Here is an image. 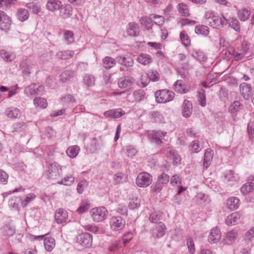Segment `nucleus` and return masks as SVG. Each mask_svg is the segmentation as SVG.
<instances>
[{
  "label": "nucleus",
  "mask_w": 254,
  "mask_h": 254,
  "mask_svg": "<svg viewBox=\"0 0 254 254\" xmlns=\"http://www.w3.org/2000/svg\"><path fill=\"white\" fill-rule=\"evenodd\" d=\"M221 237L220 230L217 227L212 228L208 236V241L211 244L217 243Z\"/></svg>",
  "instance_id": "nucleus-19"
},
{
  "label": "nucleus",
  "mask_w": 254,
  "mask_h": 254,
  "mask_svg": "<svg viewBox=\"0 0 254 254\" xmlns=\"http://www.w3.org/2000/svg\"><path fill=\"white\" fill-rule=\"evenodd\" d=\"M116 59H114L110 57H106L103 60V66L107 69H110L113 66L116 64Z\"/></svg>",
  "instance_id": "nucleus-42"
},
{
  "label": "nucleus",
  "mask_w": 254,
  "mask_h": 254,
  "mask_svg": "<svg viewBox=\"0 0 254 254\" xmlns=\"http://www.w3.org/2000/svg\"><path fill=\"white\" fill-rule=\"evenodd\" d=\"M127 35L130 36H137L139 33L138 24L134 22H130L128 23L127 27Z\"/></svg>",
  "instance_id": "nucleus-21"
},
{
  "label": "nucleus",
  "mask_w": 254,
  "mask_h": 254,
  "mask_svg": "<svg viewBox=\"0 0 254 254\" xmlns=\"http://www.w3.org/2000/svg\"><path fill=\"white\" fill-rule=\"evenodd\" d=\"M62 2L58 0H48L46 4V8L51 12H55L61 8Z\"/></svg>",
  "instance_id": "nucleus-23"
},
{
  "label": "nucleus",
  "mask_w": 254,
  "mask_h": 254,
  "mask_svg": "<svg viewBox=\"0 0 254 254\" xmlns=\"http://www.w3.org/2000/svg\"><path fill=\"white\" fill-rule=\"evenodd\" d=\"M147 133L152 142L155 143L157 145H161L163 141L160 137L166 136L167 132L161 130H150L148 131Z\"/></svg>",
  "instance_id": "nucleus-9"
},
{
  "label": "nucleus",
  "mask_w": 254,
  "mask_h": 254,
  "mask_svg": "<svg viewBox=\"0 0 254 254\" xmlns=\"http://www.w3.org/2000/svg\"><path fill=\"white\" fill-rule=\"evenodd\" d=\"M251 14V10L246 7L239 9L237 12L238 18L242 21L247 20L250 18Z\"/></svg>",
  "instance_id": "nucleus-31"
},
{
  "label": "nucleus",
  "mask_w": 254,
  "mask_h": 254,
  "mask_svg": "<svg viewBox=\"0 0 254 254\" xmlns=\"http://www.w3.org/2000/svg\"><path fill=\"white\" fill-rule=\"evenodd\" d=\"M180 38L182 43L186 47H189L190 45V39L188 36L187 32L182 31L180 34Z\"/></svg>",
  "instance_id": "nucleus-47"
},
{
  "label": "nucleus",
  "mask_w": 254,
  "mask_h": 254,
  "mask_svg": "<svg viewBox=\"0 0 254 254\" xmlns=\"http://www.w3.org/2000/svg\"><path fill=\"white\" fill-rule=\"evenodd\" d=\"M26 6L34 14H37L41 11L40 6L35 2H31L28 3Z\"/></svg>",
  "instance_id": "nucleus-51"
},
{
  "label": "nucleus",
  "mask_w": 254,
  "mask_h": 254,
  "mask_svg": "<svg viewBox=\"0 0 254 254\" xmlns=\"http://www.w3.org/2000/svg\"><path fill=\"white\" fill-rule=\"evenodd\" d=\"M35 198L36 195L34 193H31L27 194L25 196V199L21 202V205H22L23 207H26L29 202H31Z\"/></svg>",
  "instance_id": "nucleus-60"
},
{
  "label": "nucleus",
  "mask_w": 254,
  "mask_h": 254,
  "mask_svg": "<svg viewBox=\"0 0 254 254\" xmlns=\"http://www.w3.org/2000/svg\"><path fill=\"white\" fill-rule=\"evenodd\" d=\"M239 202L240 200L238 197H230L227 200V206L229 209L231 210H236L239 207Z\"/></svg>",
  "instance_id": "nucleus-34"
},
{
  "label": "nucleus",
  "mask_w": 254,
  "mask_h": 254,
  "mask_svg": "<svg viewBox=\"0 0 254 254\" xmlns=\"http://www.w3.org/2000/svg\"><path fill=\"white\" fill-rule=\"evenodd\" d=\"M195 200L199 204L207 203L209 201L208 195L201 192L198 193L195 196Z\"/></svg>",
  "instance_id": "nucleus-49"
},
{
  "label": "nucleus",
  "mask_w": 254,
  "mask_h": 254,
  "mask_svg": "<svg viewBox=\"0 0 254 254\" xmlns=\"http://www.w3.org/2000/svg\"><path fill=\"white\" fill-rule=\"evenodd\" d=\"M167 153H169L170 157L172 159L174 164H180L181 161L180 156L172 148H168Z\"/></svg>",
  "instance_id": "nucleus-35"
},
{
  "label": "nucleus",
  "mask_w": 254,
  "mask_h": 254,
  "mask_svg": "<svg viewBox=\"0 0 254 254\" xmlns=\"http://www.w3.org/2000/svg\"><path fill=\"white\" fill-rule=\"evenodd\" d=\"M126 175L122 173H118L114 175V180L116 184L123 183L126 180Z\"/></svg>",
  "instance_id": "nucleus-59"
},
{
  "label": "nucleus",
  "mask_w": 254,
  "mask_h": 254,
  "mask_svg": "<svg viewBox=\"0 0 254 254\" xmlns=\"http://www.w3.org/2000/svg\"><path fill=\"white\" fill-rule=\"evenodd\" d=\"M108 211L104 207H97L92 208L90 211V215L92 220L95 222H99L106 219Z\"/></svg>",
  "instance_id": "nucleus-2"
},
{
  "label": "nucleus",
  "mask_w": 254,
  "mask_h": 254,
  "mask_svg": "<svg viewBox=\"0 0 254 254\" xmlns=\"http://www.w3.org/2000/svg\"><path fill=\"white\" fill-rule=\"evenodd\" d=\"M213 156V151L210 148L207 149L205 150L204 160H203V167L207 169L210 165L211 161Z\"/></svg>",
  "instance_id": "nucleus-29"
},
{
  "label": "nucleus",
  "mask_w": 254,
  "mask_h": 254,
  "mask_svg": "<svg viewBox=\"0 0 254 254\" xmlns=\"http://www.w3.org/2000/svg\"><path fill=\"white\" fill-rule=\"evenodd\" d=\"M19 66L23 70L24 74L29 75L31 73L33 68L34 67V64L30 60L25 59L21 62Z\"/></svg>",
  "instance_id": "nucleus-13"
},
{
  "label": "nucleus",
  "mask_w": 254,
  "mask_h": 254,
  "mask_svg": "<svg viewBox=\"0 0 254 254\" xmlns=\"http://www.w3.org/2000/svg\"><path fill=\"white\" fill-rule=\"evenodd\" d=\"M239 88L242 96L246 100H249L252 93V87L251 85L243 82L240 84Z\"/></svg>",
  "instance_id": "nucleus-20"
},
{
  "label": "nucleus",
  "mask_w": 254,
  "mask_h": 254,
  "mask_svg": "<svg viewBox=\"0 0 254 254\" xmlns=\"http://www.w3.org/2000/svg\"><path fill=\"white\" fill-rule=\"evenodd\" d=\"M187 245L188 248L189 253L190 254H194L195 252V249L193 241L191 237H188L187 238Z\"/></svg>",
  "instance_id": "nucleus-56"
},
{
  "label": "nucleus",
  "mask_w": 254,
  "mask_h": 254,
  "mask_svg": "<svg viewBox=\"0 0 254 254\" xmlns=\"http://www.w3.org/2000/svg\"><path fill=\"white\" fill-rule=\"evenodd\" d=\"M125 112L121 109H117L115 110L107 111L104 113V115L107 118L117 119L120 118L124 115Z\"/></svg>",
  "instance_id": "nucleus-26"
},
{
  "label": "nucleus",
  "mask_w": 254,
  "mask_h": 254,
  "mask_svg": "<svg viewBox=\"0 0 254 254\" xmlns=\"http://www.w3.org/2000/svg\"><path fill=\"white\" fill-rule=\"evenodd\" d=\"M192 105L191 103L185 100L182 106V114L185 118L189 117L192 113Z\"/></svg>",
  "instance_id": "nucleus-27"
},
{
  "label": "nucleus",
  "mask_w": 254,
  "mask_h": 254,
  "mask_svg": "<svg viewBox=\"0 0 254 254\" xmlns=\"http://www.w3.org/2000/svg\"><path fill=\"white\" fill-rule=\"evenodd\" d=\"M195 32L197 34L206 36H207L209 33V29L207 26L199 25L195 27Z\"/></svg>",
  "instance_id": "nucleus-46"
},
{
  "label": "nucleus",
  "mask_w": 254,
  "mask_h": 254,
  "mask_svg": "<svg viewBox=\"0 0 254 254\" xmlns=\"http://www.w3.org/2000/svg\"><path fill=\"white\" fill-rule=\"evenodd\" d=\"M34 105L36 107H39L41 109H45L48 106L47 100L41 97H36L33 100Z\"/></svg>",
  "instance_id": "nucleus-45"
},
{
  "label": "nucleus",
  "mask_w": 254,
  "mask_h": 254,
  "mask_svg": "<svg viewBox=\"0 0 254 254\" xmlns=\"http://www.w3.org/2000/svg\"><path fill=\"white\" fill-rule=\"evenodd\" d=\"M136 61L139 64L146 65L152 62V58L148 54L141 53L137 56Z\"/></svg>",
  "instance_id": "nucleus-32"
},
{
  "label": "nucleus",
  "mask_w": 254,
  "mask_h": 254,
  "mask_svg": "<svg viewBox=\"0 0 254 254\" xmlns=\"http://www.w3.org/2000/svg\"><path fill=\"white\" fill-rule=\"evenodd\" d=\"M241 104L238 101H234L229 108V111L232 114H235L241 109Z\"/></svg>",
  "instance_id": "nucleus-63"
},
{
  "label": "nucleus",
  "mask_w": 254,
  "mask_h": 254,
  "mask_svg": "<svg viewBox=\"0 0 254 254\" xmlns=\"http://www.w3.org/2000/svg\"><path fill=\"white\" fill-rule=\"evenodd\" d=\"M62 174V167L57 163L54 162L48 166L46 175L49 179L52 180H56L60 178Z\"/></svg>",
  "instance_id": "nucleus-3"
},
{
  "label": "nucleus",
  "mask_w": 254,
  "mask_h": 254,
  "mask_svg": "<svg viewBox=\"0 0 254 254\" xmlns=\"http://www.w3.org/2000/svg\"><path fill=\"white\" fill-rule=\"evenodd\" d=\"M88 185V182L85 180L80 181L77 184V191L78 193L81 194L84 189L87 187Z\"/></svg>",
  "instance_id": "nucleus-58"
},
{
  "label": "nucleus",
  "mask_w": 254,
  "mask_h": 254,
  "mask_svg": "<svg viewBox=\"0 0 254 254\" xmlns=\"http://www.w3.org/2000/svg\"><path fill=\"white\" fill-rule=\"evenodd\" d=\"M16 16L19 21L23 22L28 19L29 17V12L28 10L25 8H18L17 10Z\"/></svg>",
  "instance_id": "nucleus-33"
},
{
  "label": "nucleus",
  "mask_w": 254,
  "mask_h": 254,
  "mask_svg": "<svg viewBox=\"0 0 254 254\" xmlns=\"http://www.w3.org/2000/svg\"><path fill=\"white\" fill-rule=\"evenodd\" d=\"M95 77L91 74H85L83 78V82L87 86H92L95 84Z\"/></svg>",
  "instance_id": "nucleus-50"
},
{
  "label": "nucleus",
  "mask_w": 254,
  "mask_h": 254,
  "mask_svg": "<svg viewBox=\"0 0 254 254\" xmlns=\"http://www.w3.org/2000/svg\"><path fill=\"white\" fill-rule=\"evenodd\" d=\"M166 226L162 222H159L152 230V235L155 239L163 237L165 234Z\"/></svg>",
  "instance_id": "nucleus-15"
},
{
  "label": "nucleus",
  "mask_w": 254,
  "mask_h": 254,
  "mask_svg": "<svg viewBox=\"0 0 254 254\" xmlns=\"http://www.w3.org/2000/svg\"><path fill=\"white\" fill-rule=\"evenodd\" d=\"M204 17L206 23L214 28L220 29L228 23V19L224 16H223L222 19L217 13L211 10L205 12Z\"/></svg>",
  "instance_id": "nucleus-1"
},
{
  "label": "nucleus",
  "mask_w": 254,
  "mask_h": 254,
  "mask_svg": "<svg viewBox=\"0 0 254 254\" xmlns=\"http://www.w3.org/2000/svg\"><path fill=\"white\" fill-rule=\"evenodd\" d=\"M74 75V72L72 70H67L63 71L59 76L60 80L63 82H65L69 81Z\"/></svg>",
  "instance_id": "nucleus-38"
},
{
  "label": "nucleus",
  "mask_w": 254,
  "mask_h": 254,
  "mask_svg": "<svg viewBox=\"0 0 254 254\" xmlns=\"http://www.w3.org/2000/svg\"><path fill=\"white\" fill-rule=\"evenodd\" d=\"M164 186H165L162 184H161L159 182L157 181L153 185H152L151 188L152 192L157 193L161 191Z\"/></svg>",
  "instance_id": "nucleus-64"
},
{
  "label": "nucleus",
  "mask_w": 254,
  "mask_h": 254,
  "mask_svg": "<svg viewBox=\"0 0 254 254\" xmlns=\"http://www.w3.org/2000/svg\"><path fill=\"white\" fill-rule=\"evenodd\" d=\"M1 58L6 62H11L15 58V56L12 53L6 52L3 50L0 52Z\"/></svg>",
  "instance_id": "nucleus-53"
},
{
  "label": "nucleus",
  "mask_w": 254,
  "mask_h": 254,
  "mask_svg": "<svg viewBox=\"0 0 254 254\" xmlns=\"http://www.w3.org/2000/svg\"><path fill=\"white\" fill-rule=\"evenodd\" d=\"M60 10V15L63 18L65 19L70 17L72 14V7L69 4L64 6L62 4Z\"/></svg>",
  "instance_id": "nucleus-25"
},
{
  "label": "nucleus",
  "mask_w": 254,
  "mask_h": 254,
  "mask_svg": "<svg viewBox=\"0 0 254 254\" xmlns=\"http://www.w3.org/2000/svg\"><path fill=\"white\" fill-rule=\"evenodd\" d=\"M4 114L8 118L12 120L18 119L22 115V113L20 110L15 107H9L5 109Z\"/></svg>",
  "instance_id": "nucleus-12"
},
{
  "label": "nucleus",
  "mask_w": 254,
  "mask_h": 254,
  "mask_svg": "<svg viewBox=\"0 0 254 254\" xmlns=\"http://www.w3.org/2000/svg\"><path fill=\"white\" fill-rule=\"evenodd\" d=\"M254 189V183L252 182L245 184L241 188V191L244 194H247Z\"/></svg>",
  "instance_id": "nucleus-52"
},
{
  "label": "nucleus",
  "mask_w": 254,
  "mask_h": 254,
  "mask_svg": "<svg viewBox=\"0 0 254 254\" xmlns=\"http://www.w3.org/2000/svg\"><path fill=\"white\" fill-rule=\"evenodd\" d=\"M224 181L228 185H233L237 183L239 177L237 174L233 171L229 170L226 172L224 176Z\"/></svg>",
  "instance_id": "nucleus-18"
},
{
  "label": "nucleus",
  "mask_w": 254,
  "mask_h": 254,
  "mask_svg": "<svg viewBox=\"0 0 254 254\" xmlns=\"http://www.w3.org/2000/svg\"><path fill=\"white\" fill-rule=\"evenodd\" d=\"M44 90L42 86L38 85L36 84H31L27 87L25 89V92L31 96L40 95Z\"/></svg>",
  "instance_id": "nucleus-14"
},
{
  "label": "nucleus",
  "mask_w": 254,
  "mask_h": 254,
  "mask_svg": "<svg viewBox=\"0 0 254 254\" xmlns=\"http://www.w3.org/2000/svg\"><path fill=\"white\" fill-rule=\"evenodd\" d=\"M169 176L164 173H163L158 176L157 181L165 186L169 182Z\"/></svg>",
  "instance_id": "nucleus-62"
},
{
  "label": "nucleus",
  "mask_w": 254,
  "mask_h": 254,
  "mask_svg": "<svg viewBox=\"0 0 254 254\" xmlns=\"http://www.w3.org/2000/svg\"><path fill=\"white\" fill-rule=\"evenodd\" d=\"M141 24L144 26L146 29H150L152 27V21L150 18L146 16L142 17L140 19Z\"/></svg>",
  "instance_id": "nucleus-55"
},
{
  "label": "nucleus",
  "mask_w": 254,
  "mask_h": 254,
  "mask_svg": "<svg viewBox=\"0 0 254 254\" xmlns=\"http://www.w3.org/2000/svg\"><path fill=\"white\" fill-rule=\"evenodd\" d=\"M134 82L133 79L128 76L122 77L118 79V86L121 89L130 87Z\"/></svg>",
  "instance_id": "nucleus-17"
},
{
  "label": "nucleus",
  "mask_w": 254,
  "mask_h": 254,
  "mask_svg": "<svg viewBox=\"0 0 254 254\" xmlns=\"http://www.w3.org/2000/svg\"><path fill=\"white\" fill-rule=\"evenodd\" d=\"M76 242L83 248H90L92 243V236L88 233H82L75 238Z\"/></svg>",
  "instance_id": "nucleus-5"
},
{
  "label": "nucleus",
  "mask_w": 254,
  "mask_h": 254,
  "mask_svg": "<svg viewBox=\"0 0 254 254\" xmlns=\"http://www.w3.org/2000/svg\"><path fill=\"white\" fill-rule=\"evenodd\" d=\"M74 54V52L73 51L66 50L58 52L57 53L56 56L60 59L67 60L73 57Z\"/></svg>",
  "instance_id": "nucleus-40"
},
{
  "label": "nucleus",
  "mask_w": 254,
  "mask_h": 254,
  "mask_svg": "<svg viewBox=\"0 0 254 254\" xmlns=\"http://www.w3.org/2000/svg\"><path fill=\"white\" fill-rule=\"evenodd\" d=\"M140 200L137 197H133L129 200L128 207L130 209H134L140 206Z\"/></svg>",
  "instance_id": "nucleus-57"
},
{
  "label": "nucleus",
  "mask_w": 254,
  "mask_h": 254,
  "mask_svg": "<svg viewBox=\"0 0 254 254\" xmlns=\"http://www.w3.org/2000/svg\"><path fill=\"white\" fill-rule=\"evenodd\" d=\"M126 224L125 220L120 216L112 217L110 221L111 228L114 230L123 229Z\"/></svg>",
  "instance_id": "nucleus-11"
},
{
  "label": "nucleus",
  "mask_w": 254,
  "mask_h": 254,
  "mask_svg": "<svg viewBox=\"0 0 254 254\" xmlns=\"http://www.w3.org/2000/svg\"><path fill=\"white\" fill-rule=\"evenodd\" d=\"M152 182V176L147 172L139 173L136 179V185L140 188H146L149 186Z\"/></svg>",
  "instance_id": "nucleus-6"
},
{
  "label": "nucleus",
  "mask_w": 254,
  "mask_h": 254,
  "mask_svg": "<svg viewBox=\"0 0 254 254\" xmlns=\"http://www.w3.org/2000/svg\"><path fill=\"white\" fill-rule=\"evenodd\" d=\"M225 55L227 59H234L236 55V51L233 47H229L225 50Z\"/></svg>",
  "instance_id": "nucleus-61"
},
{
  "label": "nucleus",
  "mask_w": 254,
  "mask_h": 254,
  "mask_svg": "<svg viewBox=\"0 0 254 254\" xmlns=\"http://www.w3.org/2000/svg\"><path fill=\"white\" fill-rule=\"evenodd\" d=\"M242 215L239 212L233 213L227 216L226 223L227 225H235L240 222Z\"/></svg>",
  "instance_id": "nucleus-24"
},
{
  "label": "nucleus",
  "mask_w": 254,
  "mask_h": 254,
  "mask_svg": "<svg viewBox=\"0 0 254 254\" xmlns=\"http://www.w3.org/2000/svg\"><path fill=\"white\" fill-rule=\"evenodd\" d=\"M55 217L58 224H63L66 222L68 218L67 212L63 209H58L55 212Z\"/></svg>",
  "instance_id": "nucleus-16"
},
{
  "label": "nucleus",
  "mask_w": 254,
  "mask_h": 254,
  "mask_svg": "<svg viewBox=\"0 0 254 254\" xmlns=\"http://www.w3.org/2000/svg\"><path fill=\"white\" fill-rule=\"evenodd\" d=\"M1 233L6 237H11L15 233V228L14 226L6 224L1 228Z\"/></svg>",
  "instance_id": "nucleus-30"
},
{
  "label": "nucleus",
  "mask_w": 254,
  "mask_h": 254,
  "mask_svg": "<svg viewBox=\"0 0 254 254\" xmlns=\"http://www.w3.org/2000/svg\"><path fill=\"white\" fill-rule=\"evenodd\" d=\"M145 91L142 89H138L135 91L132 95L127 94L126 97V99L129 103H133L134 102H139L145 98Z\"/></svg>",
  "instance_id": "nucleus-8"
},
{
  "label": "nucleus",
  "mask_w": 254,
  "mask_h": 254,
  "mask_svg": "<svg viewBox=\"0 0 254 254\" xmlns=\"http://www.w3.org/2000/svg\"><path fill=\"white\" fill-rule=\"evenodd\" d=\"M74 178L71 175L69 174L66 176L64 179L58 182L59 184L65 186H71L74 183Z\"/></svg>",
  "instance_id": "nucleus-48"
},
{
  "label": "nucleus",
  "mask_w": 254,
  "mask_h": 254,
  "mask_svg": "<svg viewBox=\"0 0 254 254\" xmlns=\"http://www.w3.org/2000/svg\"><path fill=\"white\" fill-rule=\"evenodd\" d=\"M80 148L78 145L69 147L66 151L67 155L70 158H75L78 154Z\"/></svg>",
  "instance_id": "nucleus-41"
},
{
  "label": "nucleus",
  "mask_w": 254,
  "mask_h": 254,
  "mask_svg": "<svg viewBox=\"0 0 254 254\" xmlns=\"http://www.w3.org/2000/svg\"><path fill=\"white\" fill-rule=\"evenodd\" d=\"M173 86L175 91L181 94L186 93L189 91V89L185 82L182 80L176 81Z\"/></svg>",
  "instance_id": "nucleus-22"
},
{
  "label": "nucleus",
  "mask_w": 254,
  "mask_h": 254,
  "mask_svg": "<svg viewBox=\"0 0 254 254\" xmlns=\"http://www.w3.org/2000/svg\"><path fill=\"white\" fill-rule=\"evenodd\" d=\"M238 236V233L234 230L228 232L225 237V243L228 245L232 244Z\"/></svg>",
  "instance_id": "nucleus-39"
},
{
  "label": "nucleus",
  "mask_w": 254,
  "mask_h": 254,
  "mask_svg": "<svg viewBox=\"0 0 254 254\" xmlns=\"http://www.w3.org/2000/svg\"><path fill=\"white\" fill-rule=\"evenodd\" d=\"M177 9L182 16L188 17L190 15V10L186 4L183 2L178 4Z\"/></svg>",
  "instance_id": "nucleus-43"
},
{
  "label": "nucleus",
  "mask_w": 254,
  "mask_h": 254,
  "mask_svg": "<svg viewBox=\"0 0 254 254\" xmlns=\"http://www.w3.org/2000/svg\"><path fill=\"white\" fill-rule=\"evenodd\" d=\"M44 244L46 250L51 252L55 247V240L52 237H46L44 239Z\"/></svg>",
  "instance_id": "nucleus-36"
},
{
  "label": "nucleus",
  "mask_w": 254,
  "mask_h": 254,
  "mask_svg": "<svg viewBox=\"0 0 254 254\" xmlns=\"http://www.w3.org/2000/svg\"><path fill=\"white\" fill-rule=\"evenodd\" d=\"M116 60L119 64L125 66L131 67L133 64V60L130 57L117 56Z\"/></svg>",
  "instance_id": "nucleus-28"
},
{
  "label": "nucleus",
  "mask_w": 254,
  "mask_h": 254,
  "mask_svg": "<svg viewBox=\"0 0 254 254\" xmlns=\"http://www.w3.org/2000/svg\"><path fill=\"white\" fill-rule=\"evenodd\" d=\"M151 122L154 123H162L164 120L163 115L158 111H153L150 116Z\"/></svg>",
  "instance_id": "nucleus-44"
},
{
  "label": "nucleus",
  "mask_w": 254,
  "mask_h": 254,
  "mask_svg": "<svg viewBox=\"0 0 254 254\" xmlns=\"http://www.w3.org/2000/svg\"><path fill=\"white\" fill-rule=\"evenodd\" d=\"M228 20L229 27H231L236 32H239L240 31V23L236 18L234 17H231L229 19H228Z\"/></svg>",
  "instance_id": "nucleus-37"
},
{
  "label": "nucleus",
  "mask_w": 254,
  "mask_h": 254,
  "mask_svg": "<svg viewBox=\"0 0 254 254\" xmlns=\"http://www.w3.org/2000/svg\"><path fill=\"white\" fill-rule=\"evenodd\" d=\"M249 48L250 44L246 41H243L241 45L237 48L234 60L236 61H241L245 58Z\"/></svg>",
  "instance_id": "nucleus-7"
},
{
  "label": "nucleus",
  "mask_w": 254,
  "mask_h": 254,
  "mask_svg": "<svg viewBox=\"0 0 254 254\" xmlns=\"http://www.w3.org/2000/svg\"><path fill=\"white\" fill-rule=\"evenodd\" d=\"M182 65L185 64L182 66V68H181L179 70V73H180L182 78H186L189 76V71H188V69L189 68V65L188 64V63H183L181 64Z\"/></svg>",
  "instance_id": "nucleus-54"
},
{
  "label": "nucleus",
  "mask_w": 254,
  "mask_h": 254,
  "mask_svg": "<svg viewBox=\"0 0 254 254\" xmlns=\"http://www.w3.org/2000/svg\"><path fill=\"white\" fill-rule=\"evenodd\" d=\"M175 94L171 91L162 90L155 93L156 101L159 103H165L171 101L174 97Z\"/></svg>",
  "instance_id": "nucleus-4"
},
{
  "label": "nucleus",
  "mask_w": 254,
  "mask_h": 254,
  "mask_svg": "<svg viewBox=\"0 0 254 254\" xmlns=\"http://www.w3.org/2000/svg\"><path fill=\"white\" fill-rule=\"evenodd\" d=\"M11 23V18L4 11L0 10V28L1 30L9 29Z\"/></svg>",
  "instance_id": "nucleus-10"
}]
</instances>
